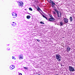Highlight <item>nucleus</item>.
Segmentation results:
<instances>
[{
  "mask_svg": "<svg viewBox=\"0 0 75 75\" xmlns=\"http://www.w3.org/2000/svg\"><path fill=\"white\" fill-rule=\"evenodd\" d=\"M40 23H41V24H44V23L42 22H40Z\"/></svg>",
  "mask_w": 75,
  "mask_h": 75,
  "instance_id": "nucleus-20",
  "label": "nucleus"
},
{
  "mask_svg": "<svg viewBox=\"0 0 75 75\" xmlns=\"http://www.w3.org/2000/svg\"><path fill=\"white\" fill-rule=\"evenodd\" d=\"M12 25H13H13H14L13 24H12Z\"/></svg>",
  "mask_w": 75,
  "mask_h": 75,
  "instance_id": "nucleus-28",
  "label": "nucleus"
},
{
  "mask_svg": "<svg viewBox=\"0 0 75 75\" xmlns=\"http://www.w3.org/2000/svg\"><path fill=\"white\" fill-rule=\"evenodd\" d=\"M59 61H61V59H59Z\"/></svg>",
  "mask_w": 75,
  "mask_h": 75,
  "instance_id": "nucleus-25",
  "label": "nucleus"
},
{
  "mask_svg": "<svg viewBox=\"0 0 75 75\" xmlns=\"http://www.w3.org/2000/svg\"><path fill=\"white\" fill-rule=\"evenodd\" d=\"M38 11H40V8H39L37 9Z\"/></svg>",
  "mask_w": 75,
  "mask_h": 75,
  "instance_id": "nucleus-21",
  "label": "nucleus"
},
{
  "mask_svg": "<svg viewBox=\"0 0 75 75\" xmlns=\"http://www.w3.org/2000/svg\"><path fill=\"white\" fill-rule=\"evenodd\" d=\"M64 21L66 23H68V19L67 18H64Z\"/></svg>",
  "mask_w": 75,
  "mask_h": 75,
  "instance_id": "nucleus-9",
  "label": "nucleus"
},
{
  "mask_svg": "<svg viewBox=\"0 0 75 75\" xmlns=\"http://www.w3.org/2000/svg\"><path fill=\"white\" fill-rule=\"evenodd\" d=\"M13 17H14V16H13Z\"/></svg>",
  "mask_w": 75,
  "mask_h": 75,
  "instance_id": "nucleus-29",
  "label": "nucleus"
},
{
  "mask_svg": "<svg viewBox=\"0 0 75 75\" xmlns=\"http://www.w3.org/2000/svg\"><path fill=\"white\" fill-rule=\"evenodd\" d=\"M71 51V48L69 47H67L66 48V51L67 52H69Z\"/></svg>",
  "mask_w": 75,
  "mask_h": 75,
  "instance_id": "nucleus-6",
  "label": "nucleus"
},
{
  "mask_svg": "<svg viewBox=\"0 0 75 75\" xmlns=\"http://www.w3.org/2000/svg\"><path fill=\"white\" fill-rule=\"evenodd\" d=\"M18 3L19 7H22L24 4L23 3V2H22V1H18Z\"/></svg>",
  "mask_w": 75,
  "mask_h": 75,
  "instance_id": "nucleus-3",
  "label": "nucleus"
},
{
  "mask_svg": "<svg viewBox=\"0 0 75 75\" xmlns=\"http://www.w3.org/2000/svg\"><path fill=\"white\" fill-rule=\"evenodd\" d=\"M12 58L13 59H16V58H14V57L13 56L12 57Z\"/></svg>",
  "mask_w": 75,
  "mask_h": 75,
  "instance_id": "nucleus-22",
  "label": "nucleus"
},
{
  "mask_svg": "<svg viewBox=\"0 0 75 75\" xmlns=\"http://www.w3.org/2000/svg\"><path fill=\"white\" fill-rule=\"evenodd\" d=\"M13 24H14V23H15V22H13Z\"/></svg>",
  "mask_w": 75,
  "mask_h": 75,
  "instance_id": "nucleus-27",
  "label": "nucleus"
},
{
  "mask_svg": "<svg viewBox=\"0 0 75 75\" xmlns=\"http://www.w3.org/2000/svg\"><path fill=\"white\" fill-rule=\"evenodd\" d=\"M10 69L12 70V69H14V65H11V66H10Z\"/></svg>",
  "mask_w": 75,
  "mask_h": 75,
  "instance_id": "nucleus-11",
  "label": "nucleus"
},
{
  "mask_svg": "<svg viewBox=\"0 0 75 75\" xmlns=\"http://www.w3.org/2000/svg\"><path fill=\"white\" fill-rule=\"evenodd\" d=\"M49 16L51 18H50L49 19V20L50 21H55V19L54 18H53V17H52V16L50 14H49Z\"/></svg>",
  "mask_w": 75,
  "mask_h": 75,
  "instance_id": "nucleus-1",
  "label": "nucleus"
},
{
  "mask_svg": "<svg viewBox=\"0 0 75 75\" xmlns=\"http://www.w3.org/2000/svg\"><path fill=\"white\" fill-rule=\"evenodd\" d=\"M24 68L25 69H28V68L24 67Z\"/></svg>",
  "mask_w": 75,
  "mask_h": 75,
  "instance_id": "nucleus-19",
  "label": "nucleus"
},
{
  "mask_svg": "<svg viewBox=\"0 0 75 75\" xmlns=\"http://www.w3.org/2000/svg\"><path fill=\"white\" fill-rule=\"evenodd\" d=\"M9 50V49H8V50Z\"/></svg>",
  "mask_w": 75,
  "mask_h": 75,
  "instance_id": "nucleus-30",
  "label": "nucleus"
},
{
  "mask_svg": "<svg viewBox=\"0 0 75 75\" xmlns=\"http://www.w3.org/2000/svg\"><path fill=\"white\" fill-rule=\"evenodd\" d=\"M19 75H22V74L20 73L19 74Z\"/></svg>",
  "mask_w": 75,
  "mask_h": 75,
  "instance_id": "nucleus-24",
  "label": "nucleus"
},
{
  "mask_svg": "<svg viewBox=\"0 0 75 75\" xmlns=\"http://www.w3.org/2000/svg\"><path fill=\"white\" fill-rule=\"evenodd\" d=\"M52 7H53V8H54V6H52Z\"/></svg>",
  "mask_w": 75,
  "mask_h": 75,
  "instance_id": "nucleus-26",
  "label": "nucleus"
},
{
  "mask_svg": "<svg viewBox=\"0 0 75 75\" xmlns=\"http://www.w3.org/2000/svg\"><path fill=\"white\" fill-rule=\"evenodd\" d=\"M37 41H38V42H40V40H38V39H37Z\"/></svg>",
  "mask_w": 75,
  "mask_h": 75,
  "instance_id": "nucleus-23",
  "label": "nucleus"
},
{
  "mask_svg": "<svg viewBox=\"0 0 75 75\" xmlns=\"http://www.w3.org/2000/svg\"><path fill=\"white\" fill-rule=\"evenodd\" d=\"M54 11H55V12L57 13L58 12H59V11H58V10H57L56 9H54Z\"/></svg>",
  "mask_w": 75,
  "mask_h": 75,
  "instance_id": "nucleus-16",
  "label": "nucleus"
},
{
  "mask_svg": "<svg viewBox=\"0 0 75 75\" xmlns=\"http://www.w3.org/2000/svg\"><path fill=\"white\" fill-rule=\"evenodd\" d=\"M12 15L13 16H14L13 17V18H16V17H17V14H16V13H12Z\"/></svg>",
  "mask_w": 75,
  "mask_h": 75,
  "instance_id": "nucleus-5",
  "label": "nucleus"
},
{
  "mask_svg": "<svg viewBox=\"0 0 75 75\" xmlns=\"http://www.w3.org/2000/svg\"><path fill=\"white\" fill-rule=\"evenodd\" d=\"M26 17L27 19H29V18H30V17H31V16H27Z\"/></svg>",
  "mask_w": 75,
  "mask_h": 75,
  "instance_id": "nucleus-14",
  "label": "nucleus"
},
{
  "mask_svg": "<svg viewBox=\"0 0 75 75\" xmlns=\"http://www.w3.org/2000/svg\"><path fill=\"white\" fill-rule=\"evenodd\" d=\"M58 15V18H59L60 17H61V13L59 12V11L57 12V13Z\"/></svg>",
  "mask_w": 75,
  "mask_h": 75,
  "instance_id": "nucleus-8",
  "label": "nucleus"
},
{
  "mask_svg": "<svg viewBox=\"0 0 75 75\" xmlns=\"http://www.w3.org/2000/svg\"><path fill=\"white\" fill-rule=\"evenodd\" d=\"M70 20L71 22H72V21L73 19H72V17H70Z\"/></svg>",
  "mask_w": 75,
  "mask_h": 75,
  "instance_id": "nucleus-13",
  "label": "nucleus"
},
{
  "mask_svg": "<svg viewBox=\"0 0 75 75\" xmlns=\"http://www.w3.org/2000/svg\"><path fill=\"white\" fill-rule=\"evenodd\" d=\"M53 14H56V13H55V12L54 11H52Z\"/></svg>",
  "mask_w": 75,
  "mask_h": 75,
  "instance_id": "nucleus-17",
  "label": "nucleus"
},
{
  "mask_svg": "<svg viewBox=\"0 0 75 75\" xmlns=\"http://www.w3.org/2000/svg\"><path fill=\"white\" fill-rule=\"evenodd\" d=\"M19 59H23V55L22 54H21L19 55Z\"/></svg>",
  "mask_w": 75,
  "mask_h": 75,
  "instance_id": "nucleus-7",
  "label": "nucleus"
},
{
  "mask_svg": "<svg viewBox=\"0 0 75 75\" xmlns=\"http://www.w3.org/2000/svg\"><path fill=\"white\" fill-rule=\"evenodd\" d=\"M64 25V23L62 22H60V26H62Z\"/></svg>",
  "mask_w": 75,
  "mask_h": 75,
  "instance_id": "nucleus-12",
  "label": "nucleus"
},
{
  "mask_svg": "<svg viewBox=\"0 0 75 75\" xmlns=\"http://www.w3.org/2000/svg\"><path fill=\"white\" fill-rule=\"evenodd\" d=\"M47 1L48 2L51 3L53 5V6H54L55 4L52 1L50 0H47Z\"/></svg>",
  "mask_w": 75,
  "mask_h": 75,
  "instance_id": "nucleus-4",
  "label": "nucleus"
},
{
  "mask_svg": "<svg viewBox=\"0 0 75 75\" xmlns=\"http://www.w3.org/2000/svg\"><path fill=\"white\" fill-rule=\"evenodd\" d=\"M56 59H60V57H61V56L58 54H56Z\"/></svg>",
  "mask_w": 75,
  "mask_h": 75,
  "instance_id": "nucleus-10",
  "label": "nucleus"
},
{
  "mask_svg": "<svg viewBox=\"0 0 75 75\" xmlns=\"http://www.w3.org/2000/svg\"><path fill=\"white\" fill-rule=\"evenodd\" d=\"M42 16H43V17H44V18H45L46 19V20H47V17H46L44 15H42Z\"/></svg>",
  "mask_w": 75,
  "mask_h": 75,
  "instance_id": "nucleus-15",
  "label": "nucleus"
},
{
  "mask_svg": "<svg viewBox=\"0 0 75 75\" xmlns=\"http://www.w3.org/2000/svg\"><path fill=\"white\" fill-rule=\"evenodd\" d=\"M29 9L30 11H33V9H32L31 8H29Z\"/></svg>",
  "mask_w": 75,
  "mask_h": 75,
  "instance_id": "nucleus-18",
  "label": "nucleus"
},
{
  "mask_svg": "<svg viewBox=\"0 0 75 75\" xmlns=\"http://www.w3.org/2000/svg\"><path fill=\"white\" fill-rule=\"evenodd\" d=\"M69 69L70 72H74L75 71V68L74 67H72V66H69Z\"/></svg>",
  "mask_w": 75,
  "mask_h": 75,
  "instance_id": "nucleus-2",
  "label": "nucleus"
}]
</instances>
